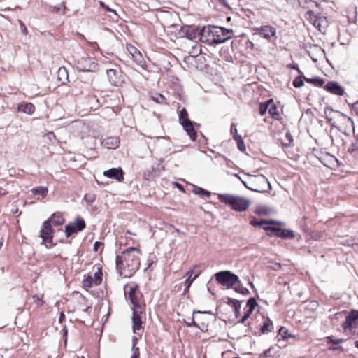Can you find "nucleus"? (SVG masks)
I'll use <instances>...</instances> for the list:
<instances>
[{"mask_svg":"<svg viewBox=\"0 0 358 358\" xmlns=\"http://www.w3.org/2000/svg\"><path fill=\"white\" fill-rule=\"evenodd\" d=\"M141 250L129 247L115 258L116 269L120 276L129 278L139 268Z\"/></svg>","mask_w":358,"mask_h":358,"instance_id":"obj_1","label":"nucleus"},{"mask_svg":"<svg viewBox=\"0 0 358 358\" xmlns=\"http://www.w3.org/2000/svg\"><path fill=\"white\" fill-rule=\"evenodd\" d=\"M201 42L208 45L223 43L233 37V31L216 26L203 27L201 29Z\"/></svg>","mask_w":358,"mask_h":358,"instance_id":"obj_2","label":"nucleus"},{"mask_svg":"<svg viewBox=\"0 0 358 358\" xmlns=\"http://www.w3.org/2000/svg\"><path fill=\"white\" fill-rule=\"evenodd\" d=\"M218 199L236 212H245L251 205L250 199L239 195L220 194H218Z\"/></svg>","mask_w":358,"mask_h":358,"instance_id":"obj_3","label":"nucleus"},{"mask_svg":"<svg viewBox=\"0 0 358 358\" xmlns=\"http://www.w3.org/2000/svg\"><path fill=\"white\" fill-rule=\"evenodd\" d=\"M215 276L218 283L228 289L234 288L236 285H241L238 276L230 271L217 272Z\"/></svg>","mask_w":358,"mask_h":358,"instance_id":"obj_4","label":"nucleus"},{"mask_svg":"<svg viewBox=\"0 0 358 358\" xmlns=\"http://www.w3.org/2000/svg\"><path fill=\"white\" fill-rule=\"evenodd\" d=\"M245 187L257 192H268L271 186L268 180L263 175L252 176L250 180L251 187H248L244 181H242Z\"/></svg>","mask_w":358,"mask_h":358,"instance_id":"obj_5","label":"nucleus"},{"mask_svg":"<svg viewBox=\"0 0 358 358\" xmlns=\"http://www.w3.org/2000/svg\"><path fill=\"white\" fill-rule=\"evenodd\" d=\"M76 66L78 70L81 71H96L97 70L98 64L93 58L88 55L80 57L76 62Z\"/></svg>","mask_w":358,"mask_h":358,"instance_id":"obj_6","label":"nucleus"},{"mask_svg":"<svg viewBox=\"0 0 358 358\" xmlns=\"http://www.w3.org/2000/svg\"><path fill=\"white\" fill-rule=\"evenodd\" d=\"M207 312H201L199 310L197 311H193V315L191 317H188L187 320H184L185 324L187 327H195L198 329H199L202 331H206L208 330V324L204 322L201 321V323L196 321V320H199L198 317L196 315H200L202 313H206Z\"/></svg>","mask_w":358,"mask_h":358,"instance_id":"obj_7","label":"nucleus"},{"mask_svg":"<svg viewBox=\"0 0 358 358\" xmlns=\"http://www.w3.org/2000/svg\"><path fill=\"white\" fill-rule=\"evenodd\" d=\"M102 273L100 269L94 273L93 275H89L87 278L84 279L82 282L83 287L85 289H89L93 286H97L101 283Z\"/></svg>","mask_w":358,"mask_h":358,"instance_id":"obj_8","label":"nucleus"},{"mask_svg":"<svg viewBox=\"0 0 358 358\" xmlns=\"http://www.w3.org/2000/svg\"><path fill=\"white\" fill-rule=\"evenodd\" d=\"M52 234V226L50 224V221H44L40 231V237L43 239V243H52L53 238Z\"/></svg>","mask_w":358,"mask_h":358,"instance_id":"obj_9","label":"nucleus"},{"mask_svg":"<svg viewBox=\"0 0 358 358\" xmlns=\"http://www.w3.org/2000/svg\"><path fill=\"white\" fill-rule=\"evenodd\" d=\"M109 82L114 86H120L124 83L122 72L115 69H108L106 71Z\"/></svg>","mask_w":358,"mask_h":358,"instance_id":"obj_10","label":"nucleus"},{"mask_svg":"<svg viewBox=\"0 0 358 358\" xmlns=\"http://www.w3.org/2000/svg\"><path fill=\"white\" fill-rule=\"evenodd\" d=\"M256 34L262 37L270 40L271 37L275 36L276 29L271 25H264L255 29Z\"/></svg>","mask_w":358,"mask_h":358,"instance_id":"obj_11","label":"nucleus"},{"mask_svg":"<svg viewBox=\"0 0 358 358\" xmlns=\"http://www.w3.org/2000/svg\"><path fill=\"white\" fill-rule=\"evenodd\" d=\"M250 224L252 227H262L263 229L267 231H269V230L271 229V227H270L269 225L280 224L279 222L273 220H261L260 221H258L255 217H252V219L250 221Z\"/></svg>","mask_w":358,"mask_h":358,"instance_id":"obj_12","label":"nucleus"},{"mask_svg":"<svg viewBox=\"0 0 358 358\" xmlns=\"http://www.w3.org/2000/svg\"><path fill=\"white\" fill-rule=\"evenodd\" d=\"M307 52L314 62H318L324 55L322 48L317 45H310Z\"/></svg>","mask_w":358,"mask_h":358,"instance_id":"obj_13","label":"nucleus"},{"mask_svg":"<svg viewBox=\"0 0 358 358\" xmlns=\"http://www.w3.org/2000/svg\"><path fill=\"white\" fill-rule=\"evenodd\" d=\"M269 231H271L275 236L285 239H292L294 237V232L290 229H284L271 227V229H270Z\"/></svg>","mask_w":358,"mask_h":358,"instance_id":"obj_14","label":"nucleus"},{"mask_svg":"<svg viewBox=\"0 0 358 358\" xmlns=\"http://www.w3.org/2000/svg\"><path fill=\"white\" fill-rule=\"evenodd\" d=\"M358 319V312L352 311L345 317V321L343 324L345 331H350L355 327L356 320Z\"/></svg>","mask_w":358,"mask_h":358,"instance_id":"obj_15","label":"nucleus"},{"mask_svg":"<svg viewBox=\"0 0 358 358\" xmlns=\"http://www.w3.org/2000/svg\"><path fill=\"white\" fill-rule=\"evenodd\" d=\"M127 50L131 55L134 62L142 66L144 64V59L140 51L132 45H127Z\"/></svg>","mask_w":358,"mask_h":358,"instance_id":"obj_16","label":"nucleus"},{"mask_svg":"<svg viewBox=\"0 0 358 358\" xmlns=\"http://www.w3.org/2000/svg\"><path fill=\"white\" fill-rule=\"evenodd\" d=\"M181 34L189 40L196 41L198 39L201 41V29L199 30L196 28L188 27L187 29L182 30Z\"/></svg>","mask_w":358,"mask_h":358,"instance_id":"obj_17","label":"nucleus"},{"mask_svg":"<svg viewBox=\"0 0 358 358\" xmlns=\"http://www.w3.org/2000/svg\"><path fill=\"white\" fill-rule=\"evenodd\" d=\"M103 176L109 178L115 179L119 182L122 181L124 179L123 171L121 169H110L103 172Z\"/></svg>","mask_w":358,"mask_h":358,"instance_id":"obj_18","label":"nucleus"},{"mask_svg":"<svg viewBox=\"0 0 358 358\" xmlns=\"http://www.w3.org/2000/svg\"><path fill=\"white\" fill-rule=\"evenodd\" d=\"M120 139L117 136H110L104 138L101 141L103 147L107 149H115L119 146Z\"/></svg>","mask_w":358,"mask_h":358,"instance_id":"obj_19","label":"nucleus"},{"mask_svg":"<svg viewBox=\"0 0 358 358\" xmlns=\"http://www.w3.org/2000/svg\"><path fill=\"white\" fill-rule=\"evenodd\" d=\"M181 125L187 132V135L189 136L190 139L192 141H195L196 137V131L194 129L193 122L191 120L188 122L186 121V122L182 124Z\"/></svg>","mask_w":358,"mask_h":358,"instance_id":"obj_20","label":"nucleus"},{"mask_svg":"<svg viewBox=\"0 0 358 358\" xmlns=\"http://www.w3.org/2000/svg\"><path fill=\"white\" fill-rule=\"evenodd\" d=\"M141 314L142 312H138L136 310H134L133 311L132 322L133 331L134 333H136L137 330L141 329L142 327Z\"/></svg>","mask_w":358,"mask_h":358,"instance_id":"obj_21","label":"nucleus"},{"mask_svg":"<svg viewBox=\"0 0 358 358\" xmlns=\"http://www.w3.org/2000/svg\"><path fill=\"white\" fill-rule=\"evenodd\" d=\"M138 287L136 286H133L129 287V290L128 292V297L131 301V303L134 306H139L138 296Z\"/></svg>","mask_w":358,"mask_h":358,"instance_id":"obj_22","label":"nucleus"},{"mask_svg":"<svg viewBox=\"0 0 358 358\" xmlns=\"http://www.w3.org/2000/svg\"><path fill=\"white\" fill-rule=\"evenodd\" d=\"M64 218L62 213H53L52 215L46 221H50V224L54 226H60L64 224Z\"/></svg>","mask_w":358,"mask_h":358,"instance_id":"obj_23","label":"nucleus"},{"mask_svg":"<svg viewBox=\"0 0 358 358\" xmlns=\"http://www.w3.org/2000/svg\"><path fill=\"white\" fill-rule=\"evenodd\" d=\"M268 112L271 117L275 120H278L280 117V113L278 112V108L275 103L273 102V99H270L268 101Z\"/></svg>","mask_w":358,"mask_h":358,"instance_id":"obj_24","label":"nucleus"},{"mask_svg":"<svg viewBox=\"0 0 358 358\" xmlns=\"http://www.w3.org/2000/svg\"><path fill=\"white\" fill-rule=\"evenodd\" d=\"M18 109L24 113L31 115L35 110L34 106L31 103H22L18 106Z\"/></svg>","mask_w":358,"mask_h":358,"instance_id":"obj_25","label":"nucleus"},{"mask_svg":"<svg viewBox=\"0 0 358 358\" xmlns=\"http://www.w3.org/2000/svg\"><path fill=\"white\" fill-rule=\"evenodd\" d=\"M335 113V110L330 107H327L324 109L326 118L331 124L332 127H336V122L334 121Z\"/></svg>","mask_w":358,"mask_h":358,"instance_id":"obj_26","label":"nucleus"},{"mask_svg":"<svg viewBox=\"0 0 358 358\" xmlns=\"http://www.w3.org/2000/svg\"><path fill=\"white\" fill-rule=\"evenodd\" d=\"M340 121L342 122L344 124H345V129L343 131V133L345 134H346L347 132L350 131L351 130V129L352 128L353 122L350 120V118L345 117L343 114L341 115Z\"/></svg>","mask_w":358,"mask_h":358,"instance_id":"obj_27","label":"nucleus"},{"mask_svg":"<svg viewBox=\"0 0 358 358\" xmlns=\"http://www.w3.org/2000/svg\"><path fill=\"white\" fill-rule=\"evenodd\" d=\"M31 192L34 195L44 198L48 194V188L45 187L39 186L36 188H33Z\"/></svg>","mask_w":358,"mask_h":358,"instance_id":"obj_28","label":"nucleus"},{"mask_svg":"<svg viewBox=\"0 0 358 358\" xmlns=\"http://www.w3.org/2000/svg\"><path fill=\"white\" fill-rule=\"evenodd\" d=\"M273 329V322L270 318H267L264 324L261 327V332L262 334H266L270 332Z\"/></svg>","mask_w":358,"mask_h":358,"instance_id":"obj_29","label":"nucleus"},{"mask_svg":"<svg viewBox=\"0 0 358 358\" xmlns=\"http://www.w3.org/2000/svg\"><path fill=\"white\" fill-rule=\"evenodd\" d=\"M271 210L269 207L259 206L256 208L255 213L257 215L261 216V215H268L271 213Z\"/></svg>","mask_w":358,"mask_h":358,"instance_id":"obj_30","label":"nucleus"},{"mask_svg":"<svg viewBox=\"0 0 358 358\" xmlns=\"http://www.w3.org/2000/svg\"><path fill=\"white\" fill-rule=\"evenodd\" d=\"M136 342H137V338L136 337H134L132 339V343H133L132 355L131 356V358H140L139 348L138 347H136Z\"/></svg>","mask_w":358,"mask_h":358,"instance_id":"obj_31","label":"nucleus"},{"mask_svg":"<svg viewBox=\"0 0 358 358\" xmlns=\"http://www.w3.org/2000/svg\"><path fill=\"white\" fill-rule=\"evenodd\" d=\"M79 231L76 228V224L73 223H69L65 227V234L67 237H69L71 234Z\"/></svg>","mask_w":358,"mask_h":358,"instance_id":"obj_32","label":"nucleus"},{"mask_svg":"<svg viewBox=\"0 0 358 358\" xmlns=\"http://www.w3.org/2000/svg\"><path fill=\"white\" fill-rule=\"evenodd\" d=\"M189 120H190L188 118L187 111L185 108H182L179 113V122L180 124L186 122V121L188 122Z\"/></svg>","mask_w":358,"mask_h":358,"instance_id":"obj_33","label":"nucleus"},{"mask_svg":"<svg viewBox=\"0 0 358 358\" xmlns=\"http://www.w3.org/2000/svg\"><path fill=\"white\" fill-rule=\"evenodd\" d=\"M58 78L62 83H64L65 80H68V73L64 67H60L58 70Z\"/></svg>","mask_w":358,"mask_h":358,"instance_id":"obj_34","label":"nucleus"},{"mask_svg":"<svg viewBox=\"0 0 358 358\" xmlns=\"http://www.w3.org/2000/svg\"><path fill=\"white\" fill-rule=\"evenodd\" d=\"M306 81L307 83H311L317 87H322L324 84V80H322L320 78H306Z\"/></svg>","mask_w":358,"mask_h":358,"instance_id":"obj_35","label":"nucleus"},{"mask_svg":"<svg viewBox=\"0 0 358 358\" xmlns=\"http://www.w3.org/2000/svg\"><path fill=\"white\" fill-rule=\"evenodd\" d=\"M199 276V274L195 275L192 278H191V275L186 279V280L184 282L185 285V289H184V294H186L189 292V289L193 282V281Z\"/></svg>","mask_w":358,"mask_h":358,"instance_id":"obj_36","label":"nucleus"},{"mask_svg":"<svg viewBox=\"0 0 358 358\" xmlns=\"http://www.w3.org/2000/svg\"><path fill=\"white\" fill-rule=\"evenodd\" d=\"M304 80H306V78L302 75H299L294 80L293 85L296 88H300L303 86Z\"/></svg>","mask_w":358,"mask_h":358,"instance_id":"obj_37","label":"nucleus"},{"mask_svg":"<svg viewBox=\"0 0 358 358\" xmlns=\"http://www.w3.org/2000/svg\"><path fill=\"white\" fill-rule=\"evenodd\" d=\"M73 224H76V228L79 231L83 230L85 227V220L83 218H81L80 217H78L76 219L75 222H73Z\"/></svg>","mask_w":358,"mask_h":358,"instance_id":"obj_38","label":"nucleus"},{"mask_svg":"<svg viewBox=\"0 0 358 358\" xmlns=\"http://www.w3.org/2000/svg\"><path fill=\"white\" fill-rule=\"evenodd\" d=\"M335 160V158L333 155H330L327 154L325 156L322 157L321 160L322 163H323L326 166H330V165Z\"/></svg>","mask_w":358,"mask_h":358,"instance_id":"obj_39","label":"nucleus"},{"mask_svg":"<svg viewBox=\"0 0 358 358\" xmlns=\"http://www.w3.org/2000/svg\"><path fill=\"white\" fill-rule=\"evenodd\" d=\"M152 99L153 101H155V102L158 103H166V99L165 97L160 94H158V93H156L155 94H153L152 96H151Z\"/></svg>","mask_w":358,"mask_h":358,"instance_id":"obj_40","label":"nucleus"},{"mask_svg":"<svg viewBox=\"0 0 358 358\" xmlns=\"http://www.w3.org/2000/svg\"><path fill=\"white\" fill-rule=\"evenodd\" d=\"M324 89L333 94H336V82H329L324 86Z\"/></svg>","mask_w":358,"mask_h":358,"instance_id":"obj_41","label":"nucleus"},{"mask_svg":"<svg viewBox=\"0 0 358 358\" xmlns=\"http://www.w3.org/2000/svg\"><path fill=\"white\" fill-rule=\"evenodd\" d=\"M234 289L235 292L240 293L241 294H243V295H246L250 293L249 290L247 288L243 287L242 285L240 286L236 285L234 287Z\"/></svg>","mask_w":358,"mask_h":358,"instance_id":"obj_42","label":"nucleus"},{"mask_svg":"<svg viewBox=\"0 0 358 358\" xmlns=\"http://www.w3.org/2000/svg\"><path fill=\"white\" fill-rule=\"evenodd\" d=\"M268 101L265 103H260L259 114L262 116L266 114V111H268Z\"/></svg>","mask_w":358,"mask_h":358,"instance_id":"obj_43","label":"nucleus"},{"mask_svg":"<svg viewBox=\"0 0 358 358\" xmlns=\"http://www.w3.org/2000/svg\"><path fill=\"white\" fill-rule=\"evenodd\" d=\"M257 306V302L255 298H250L247 302V308L253 310Z\"/></svg>","mask_w":358,"mask_h":358,"instance_id":"obj_44","label":"nucleus"},{"mask_svg":"<svg viewBox=\"0 0 358 358\" xmlns=\"http://www.w3.org/2000/svg\"><path fill=\"white\" fill-rule=\"evenodd\" d=\"M253 310H250V308H247L244 313L243 317L239 321L240 323H245V320L250 317V314L252 313Z\"/></svg>","mask_w":358,"mask_h":358,"instance_id":"obj_45","label":"nucleus"},{"mask_svg":"<svg viewBox=\"0 0 358 358\" xmlns=\"http://www.w3.org/2000/svg\"><path fill=\"white\" fill-rule=\"evenodd\" d=\"M299 5L303 8L308 7L309 3H314L317 6V3L312 0H298Z\"/></svg>","mask_w":358,"mask_h":358,"instance_id":"obj_46","label":"nucleus"},{"mask_svg":"<svg viewBox=\"0 0 358 358\" xmlns=\"http://www.w3.org/2000/svg\"><path fill=\"white\" fill-rule=\"evenodd\" d=\"M99 3L100 7H101V8H103V9H105L106 11H108V12H110V13H114L115 15H117V13H116V11H115L114 9H112V8H110L108 6L106 5L104 2H103V1H100L99 2Z\"/></svg>","mask_w":358,"mask_h":358,"instance_id":"obj_47","label":"nucleus"},{"mask_svg":"<svg viewBox=\"0 0 358 358\" xmlns=\"http://www.w3.org/2000/svg\"><path fill=\"white\" fill-rule=\"evenodd\" d=\"M278 334L280 335H281L283 338H287L288 337H291V335L288 334V330L283 327H280V329H279Z\"/></svg>","mask_w":358,"mask_h":358,"instance_id":"obj_48","label":"nucleus"},{"mask_svg":"<svg viewBox=\"0 0 358 358\" xmlns=\"http://www.w3.org/2000/svg\"><path fill=\"white\" fill-rule=\"evenodd\" d=\"M319 306V303L317 301H311L309 302L307 308L311 310H316Z\"/></svg>","mask_w":358,"mask_h":358,"instance_id":"obj_49","label":"nucleus"},{"mask_svg":"<svg viewBox=\"0 0 358 358\" xmlns=\"http://www.w3.org/2000/svg\"><path fill=\"white\" fill-rule=\"evenodd\" d=\"M193 192L195 194L202 196V194L204 192V189L200 187H194L193 189Z\"/></svg>","mask_w":358,"mask_h":358,"instance_id":"obj_50","label":"nucleus"},{"mask_svg":"<svg viewBox=\"0 0 358 358\" xmlns=\"http://www.w3.org/2000/svg\"><path fill=\"white\" fill-rule=\"evenodd\" d=\"M241 306V303H236V305L235 304V306L233 308L236 317H238L240 314Z\"/></svg>","mask_w":358,"mask_h":358,"instance_id":"obj_51","label":"nucleus"},{"mask_svg":"<svg viewBox=\"0 0 358 358\" xmlns=\"http://www.w3.org/2000/svg\"><path fill=\"white\" fill-rule=\"evenodd\" d=\"M84 199L88 202V203H92L95 200V196L94 195H88V194H85V197H84Z\"/></svg>","mask_w":358,"mask_h":358,"instance_id":"obj_52","label":"nucleus"},{"mask_svg":"<svg viewBox=\"0 0 358 358\" xmlns=\"http://www.w3.org/2000/svg\"><path fill=\"white\" fill-rule=\"evenodd\" d=\"M237 145H238V149L241 151L245 150V146L244 141L243 139L240 140L238 142H237Z\"/></svg>","mask_w":358,"mask_h":358,"instance_id":"obj_53","label":"nucleus"},{"mask_svg":"<svg viewBox=\"0 0 358 358\" xmlns=\"http://www.w3.org/2000/svg\"><path fill=\"white\" fill-rule=\"evenodd\" d=\"M227 303L229 305H230L232 308H234L235 306V304L236 305V303H241V302L239 301H238V300L229 298V299H228Z\"/></svg>","mask_w":358,"mask_h":358,"instance_id":"obj_54","label":"nucleus"},{"mask_svg":"<svg viewBox=\"0 0 358 358\" xmlns=\"http://www.w3.org/2000/svg\"><path fill=\"white\" fill-rule=\"evenodd\" d=\"M344 93H345L344 89L342 87L337 85V95L343 96L344 94Z\"/></svg>","mask_w":358,"mask_h":358,"instance_id":"obj_55","label":"nucleus"},{"mask_svg":"<svg viewBox=\"0 0 358 358\" xmlns=\"http://www.w3.org/2000/svg\"><path fill=\"white\" fill-rule=\"evenodd\" d=\"M231 133L232 134V135L238 134V130H237L236 124H231Z\"/></svg>","mask_w":358,"mask_h":358,"instance_id":"obj_56","label":"nucleus"},{"mask_svg":"<svg viewBox=\"0 0 358 358\" xmlns=\"http://www.w3.org/2000/svg\"><path fill=\"white\" fill-rule=\"evenodd\" d=\"M101 245H103L101 242L96 241L94 244L93 250L97 251Z\"/></svg>","mask_w":358,"mask_h":358,"instance_id":"obj_57","label":"nucleus"},{"mask_svg":"<svg viewBox=\"0 0 358 358\" xmlns=\"http://www.w3.org/2000/svg\"><path fill=\"white\" fill-rule=\"evenodd\" d=\"M61 8H62V9H63V12H62V13H63V14H64V13H65L64 10H65V9H66V7L64 6V4H61V5H59L58 7H55V10H56L57 12H59V11L60 10V9H61Z\"/></svg>","mask_w":358,"mask_h":358,"instance_id":"obj_58","label":"nucleus"},{"mask_svg":"<svg viewBox=\"0 0 358 358\" xmlns=\"http://www.w3.org/2000/svg\"><path fill=\"white\" fill-rule=\"evenodd\" d=\"M287 67L290 68V69H296L297 70L299 73H301L299 68L298 67L297 64H289L287 65Z\"/></svg>","mask_w":358,"mask_h":358,"instance_id":"obj_59","label":"nucleus"},{"mask_svg":"<svg viewBox=\"0 0 358 358\" xmlns=\"http://www.w3.org/2000/svg\"><path fill=\"white\" fill-rule=\"evenodd\" d=\"M8 194V191H6L5 189L0 187V198Z\"/></svg>","mask_w":358,"mask_h":358,"instance_id":"obj_60","label":"nucleus"},{"mask_svg":"<svg viewBox=\"0 0 358 358\" xmlns=\"http://www.w3.org/2000/svg\"><path fill=\"white\" fill-rule=\"evenodd\" d=\"M233 138L236 141V143L243 139L241 136L238 135V134L233 135Z\"/></svg>","mask_w":358,"mask_h":358,"instance_id":"obj_61","label":"nucleus"},{"mask_svg":"<svg viewBox=\"0 0 358 358\" xmlns=\"http://www.w3.org/2000/svg\"><path fill=\"white\" fill-rule=\"evenodd\" d=\"M273 349V348H270L269 349L264 351V354L266 357H270L271 356V351Z\"/></svg>","mask_w":358,"mask_h":358,"instance_id":"obj_62","label":"nucleus"},{"mask_svg":"<svg viewBox=\"0 0 358 358\" xmlns=\"http://www.w3.org/2000/svg\"><path fill=\"white\" fill-rule=\"evenodd\" d=\"M353 109L355 113L358 115V101L353 104Z\"/></svg>","mask_w":358,"mask_h":358,"instance_id":"obj_63","label":"nucleus"},{"mask_svg":"<svg viewBox=\"0 0 358 358\" xmlns=\"http://www.w3.org/2000/svg\"><path fill=\"white\" fill-rule=\"evenodd\" d=\"M64 317H65L64 314L63 313V312H61L60 314H59V322L60 323H62V320H64Z\"/></svg>","mask_w":358,"mask_h":358,"instance_id":"obj_64","label":"nucleus"}]
</instances>
